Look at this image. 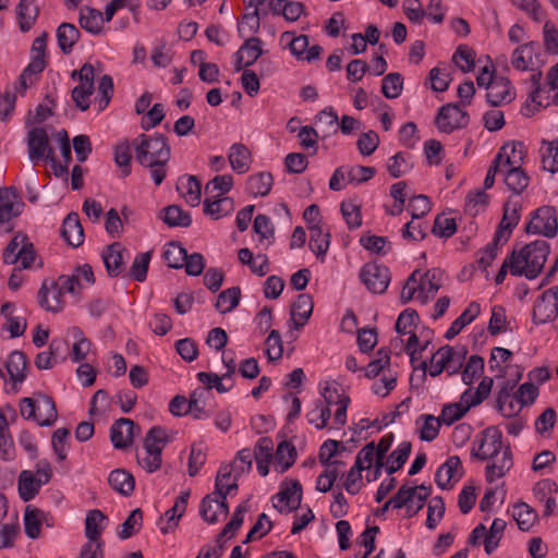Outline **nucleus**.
Instances as JSON below:
<instances>
[{
  "instance_id": "69168bd1",
  "label": "nucleus",
  "mask_w": 558,
  "mask_h": 558,
  "mask_svg": "<svg viewBox=\"0 0 558 558\" xmlns=\"http://www.w3.org/2000/svg\"><path fill=\"white\" fill-rule=\"evenodd\" d=\"M420 418L424 420L420 438L424 441L434 440L438 436L441 425L439 417H435L432 414H423Z\"/></svg>"
},
{
  "instance_id": "4c0bfd02",
  "label": "nucleus",
  "mask_w": 558,
  "mask_h": 558,
  "mask_svg": "<svg viewBox=\"0 0 558 558\" xmlns=\"http://www.w3.org/2000/svg\"><path fill=\"white\" fill-rule=\"evenodd\" d=\"M104 17L100 11L86 7L81 9L80 25L92 34H99L102 29Z\"/></svg>"
},
{
  "instance_id": "9d476101",
  "label": "nucleus",
  "mask_w": 558,
  "mask_h": 558,
  "mask_svg": "<svg viewBox=\"0 0 558 558\" xmlns=\"http://www.w3.org/2000/svg\"><path fill=\"white\" fill-rule=\"evenodd\" d=\"M135 424L120 417L110 427V440L116 449H125L133 444Z\"/></svg>"
},
{
  "instance_id": "c03bdc74",
  "label": "nucleus",
  "mask_w": 558,
  "mask_h": 558,
  "mask_svg": "<svg viewBox=\"0 0 558 558\" xmlns=\"http://www.w3.org/2000/svg\"><path fill=\"white\" fill-rule=\"evenodd\" d=\"M535 53V44L527 43L519 46L512 53V65L520 71H525L532 63Z\"/></svg>"
},
{
  "instance_id": "c85d7f7f",
  "label": "nucleus",
  "mask_w": 558,
  "mask_h": 558,
  "mask_svg": "<svg viewBox=\"0 0 558 558\" xmlns=\"http://www.w3.org/2000/svg\"><path fill=\"white\" fill-rule=\"evenodd\" d=\"M480 312V304L471 302L462 314L451 323V326L445 333V338L448 340L453 339L466 325L471 324L478 316Z\"/></svg>"
},
{
  "instance_id": "4be33fe9",
  "label": "nucleus",
  "mask_w": 558,
  "mask_h": 558,
  "mask_svg": "<svg viewBox=\"0 0 558 558\" xmlns=\"http://www.w3.org/2000/svg\"><path fill=\"white\" fill-rule=\"evenodd\" d=\"M274 441L269 437L258 439L253 451V458L257 463V470L262 476H266L269 472V463L272 459Z\"/></svg>"
},
{
  "instance_id": "dca6fc26",
  "label": "nucleus",
  "mask_w": 558,
  "mask_h": 558,
  "mask_svg": "<svg viewBox=\"0 0 558 558\" xmlns=\"http://www.w3.org/2000/svg\"><path fill=\"white\" fill-rule=\"evenodd\" d=\"M61 236L73 246L78 247L84 242V230L80 221L78 214L70 213L63 220Z\"/></svg>"
},
{
  "instance_id": "9b49d317",
  "label": "nucleus",
  "mask_w": 558,
  "mask_h": 558,
  "mask_svg": "<svg viewBox=\"0 0 558 558\" xmlns=\"http://www.w3.org/2000/svg\"><path fill=\"white\" fill-rule=\"evenodd\" d=\"M513 98L514 92L508 78L497 77L493 82H487L486 99L490 106L498 107L504 102H511Z\"/></svg>"
},
{
  "instance_id": "de8ad7c7",
  "label": "nucleus",
  "mask_w": 558,
  "mask_h": 558,
  "mask_svg": "<svg viewBox=\"0 0 558 558\" xmlns=\"http://www.w3.org/2000/svg\"><path fill=\"white\" fill-rule=\"evenodd\" d=\"M187 252L181 245L180 242H171L168 247L163 252V258L168 265V267L173 269H181L184 266V260L186 259Z\"/></svg>"
},
{
  "instance_id": "2f4dec72",
  "label": "nucleus",
  "mask_w": 558,
  "mask_h": 558,
  "mask_svg": "<svg viewBox=\"0 0 558 558\" xmlns=\"http://www.w3.org/2000/svg\"><path fill=\"white\" fill-rule=\"evenodd\" d=\"M80 31L71 23H62L57 28V40L60 50L64 54H70L74 45L80 39Z\"/></svg>"
},
{
  "instance_id": "72a5a7b5",
  "label": "nucleus",
  "mask_w": 558,
  "mask_h": 558,
  "mask_svg": "<svg viewBox=\"0 0 558 558\" xmlns=\"http://www.w3.org/2000/svg\"><path fill=\"white\" fill-rule=\"evenodd\" d=\"M310 243L308 246L313 253L319 258L324 257L329 248L330 233H324L319 225L308 226Z\"/></svg>"
},
{
  "instance_id": "5fc2aeb1",
  "label": "nucleus",
  "mask_w": 558,
  "mask_h": 558,
  "mask_svg": "<svg viewBox=\"0 0 558 558\" xmlns=\"http://www.w3.org/2000/svg\"><path fill=\"white\" fill-rule=\"evenodd\" d=\"M150 258V252L137 254L132 263L129 276L138 282H143L147 277Z\"/></svg>"
},
{
  "instance_id": "6e6d98bb",
  "label": "nucleus",
  "mask_w": 558,
  "mask_h": 558,
  "mask_svg": "<svg viewBox=\"0 0 558 558\" xmlns=\"http://www.w3.org/2000/svg\"><path fill=\"white\" fill-rule=\"evenodd\" d=\"M260 38L252 36L247 38L240 47L241 52L245 54L246 66L253 65L264 53Z\"/></svg>"
},
{
  "instance_id": "37998d69",
  "label": "nucleus",
  "mask_w": 558,
  "mask_h": 558,
  "mask_svg": "<svg viewBox=\"0 0 558 558\" xmlns=\"http://www.w3.org/2000/svg\"><path fill=\"white\" fill-rule=\"evenodd\" d=\"M44 512L37 508H32L27 506L24 513V530L25 534L33 539H36L40 536V526L41 519Z\"/></svg>"
},
{
  "instance_id": "423d86ee",
  "label": "nucleus",
  "mask_w": 558,
  "mask_h": 558,
  "mask_svg": "<svg viewBox=\"0 0 558 558\" xmlns=\"http://www.w3.org/2000/svg\"><path fill=\"white\" fill-rule=\"evenodd\" d=\"M435 123L439 131L451 133L468 125L469 114L459 104H447L440 107Z\"/></svg>"
},
{
  "instance_id": "c9c22d12",
  "label": "nucleus",
  "mask_w": 558,
  "mask_h": 558,
  "mask_svg": "<svg viewBox=\"0 0 558 558\" xmlns=\"http://www.w3.org/2000/svg\"><path fill=\"white\" fill-rule=\"evenodd\" d=\"M162 221L169 227H190L192 217L187 211H184L179 205H169L162 209Z\"/></svg>"
},
{
  "instance_id": "864d4df0",
  "label": "nucleus",
  "mask_w": 558,
  "mask_h": 558,
  "mask_svg": "<svg viewBox=\"0 0 558 558\" xmlns=\"http://www.w3.org/2000/svg\"><path fill=\"white\" fill-rule=\"evenodd\" d=\"M411 155L408 153L399 151L389 159L387 169L389 174L397 179L412 169V163L409 161Z\"/></svg>"
},
{
  "instance_id": "49530a36",
  "label": "nucleus",
  "mask_w": 558,
  "mask_h": 558,
  "mask_svg": "<svg viewBox=\"0 0 558 558\" xmlns=\"http://www.w3.org/2000/svg\"><path fill=\"white\" fill-rule=\"evenodd\" d=\"M232 475V468L229 465H221L218 470L216 482H215V492L214 495L226 497L231 492H235L239 488L238 481H235V477H233V482L230 484L222 483V480H229Z\"/></svg>"
},
{
  "instance_id": "cd10ccee",
  "label": "nucleus",
  "mask_w": 558,
  "mask_h": 558,
  "mask_svg": "<svg viewBox=\"0 0 558 558\" xmlns=\"http://www.w3.org/2000/svg\"><path fill=\"white\" fill-rule=\"evenodd\" d=\"M39 426H51L58 418V411L53 399L45 393H37Z\"/></svg>"
},
{
  "instance_id": "13d9d810",
  "label": "nucleus",
  "mask_w": 558,
  "mask_h": 558,
  "mask_svg": "<svg viewBox=\"0 0 558 558\" xmlns=\"http://www.w3.org/2000/svg\"><path fill=\"white\" fill-rule=\"evenodd\" d=\"M185 191L182 192L186 203L193 207L198 206L201 203L202 185L195 175H187L186 183L181 182Z\"/></svg>"
},
{
  "instance_id": "bb28decb",
  "label": "nucleus",
  "mask_w": 558,
  "mask_h": 558,
  "mask_svg": "<svg viewBox=\"0 0 558 558\" xmlns=\"http://www.w3.org/2000/svg\"><path fill=\"white\" fill-rule=\"evenodd\" d=\"M35 2L36 0H20L16 7L19 27L23 33L32 28L39 14V8Z\"/></svg>"
},
{
  "instance_id": "79ce46f5",
  "label": "nucleus",
  "mask_w": 558,
  "mask_h": 558,
  "mask_svg": "<svg viewBox=\"0 0 558 558\" xmlns=\"http://www.w3.org/2000/svg\"><path fill=\"white\" fill-rule=\"evenodd\" d=\"M52 300L48 299L49 289L44 282L38 291V303L41 307L50 312H59L62 308L61 304V290L58 289L57 283H52Z\"/></svg>"
},
{
  "instance_id": "052dcab7",
  "label": "nucleus",
  "mask_w": 558,
  "mask_h": 558,
  "mask_svg": "<svg viewBox=\"0 0 558 558\" xmlns=\"http://www.w3.org/2000/svg\"><path fill=\"white\" fill-rule=\"evenodd\" d=\"M547 145L546 153L542 155L543 168L551 173L558 171V137L553 141H543Z\"/></svg>"
},
{
  "instance_id": "2eb2a0df",
  "label": "nucleus",
  "mask_w": 558,
  "mask_h": 558,
  "mask_svg": "<svg viewBox=\"0 0 558 558\" xmlns=\"http://www.w3.org/2000/svg\"><path fill=\"white\" fill-rule=\"evenodd\" d=\"M460 471L457 481L462 476V464L458 456L449 457L445 463H442L435 473V482L441 489H451V480L454 478V474Z\"/></svg>"
},
{
  "instance_id": "7ed1b4c3",
  "label": "nucleus",
  "mask_w": 558,
  "mask_h": 558,
  "mask_svg": "<svg viewBox=\"0 0 558 558\" xmlns=\"http://www.w3.org/2000/svg\"><path fill=\"white\" fill-rule=\"evenodd\" d=\"M36 252L28 236L17 232L9 242L3 252V262L8 265L21 263V268L27 269L35 262Z\"/></svg>"
},
{
  "instance_id": "338daca9",
  "label": "nucleus",
  "mask_w": 558,
  "mask_h": 558,
  "mask_svg": "<svg viewBox=\"0 0 558 558\" xmlns=\"http://www.w3.org/2000/svg\"><path fill=\"white\" fill-rule=\"evenodd\" d=\"M415 495L416 487H408L407 485H402L396 495H393L388 500V505H391V507L395 509H401L402 507L407 506L408 510H410V502L414 499Z\"/></svg>"
},
{
  "instance_id": "393cba45",
  "label": "nucleus",
  "mask_w": 558,
  "mask_h": 558,
  "mask_svg": "<svg viewBox=\"0 0 558 558\" xmlns=\"http://www.w3.org/2000/svg\"><path fill=\"white\" fill-rule=\"evenodd\" d=\"M110 487L123 496H130L134 492V476L124 469L111 471L108 477Z\"/></svg>"
},
{
  "instance_id": "f8f14e48",
  "label": "nucleus",
  "mask_w": 558,
  "mask_h": 558,
  "mask_svg": "<svg viewBox=\"0 0 558 558\" xmlns=\"http://www.w3.org/2000/svg\"><path fill=\"white\" fill-rule=\"evenodd\" d=\"M124 254H129V252L120 242L108 245L102 252L101 256L105 267L110 277L122 275L124 270Z\"/></svg>"
},
{
  "instance_id": "774afa93",
  "label": "nucleus",
  "mask_w": 558,
  "mask_h": 558,
  "mask_svg": "<svg viewBox=\"0 0 558 558\" xmlns=\"http://www.w3.org/2000/svg\"><path fill=\"white\" fill-rule=\"evenodd\" d=\"M484 369V359L480 355H472L463 372H462V380L465 385H471L474 379L482 374Z\"/></svg>"
},
{
  "instance_id": "603ef678",
  "label": "nucleus",
  "mask_w": 558,
  "mask_h": 558,
  "mask_svg": "<svg viewBox=\"0 0 558 558\" xmlns=\"http://www.w3.org/2000/svg\"><path fill=\"white\" fill-rule=\"evenodd\" d=\"M143 512L140 508L134 509L125 521L120 525L118 536L121 539H128L142 527Z\"/></svg>"
},
{
  "instance_id": "0eeeda50",
  "label": "nucleus",
  "mask_w": 558,
  "mask_h": 558,
  "mask_svg": "<svg viewBox=\"0 0 558 558\" xmlns=\"http://www.w3.org/2000/svg\"><path fill=\"white\" fill-rule=\"evenodd\" d=\"M27 148L28 157L35 163L43 159L52 160L54 151L49 144V137L44 128H34L28 132Z\"/></svg>"
},
{
  "instance_id": "8fccbe9b",
  "label": "nucleus",
  "mask_w": 558,
  "mask_h": 558,
  "mask_svg": "<svg viewBox=\"0 0 558 558\" xmlns=\"http://www.w3.org/2000/svg\"><path fill=\"white\" fill-rule=\"evenodd\" d=\"M403 89V77L400 73L387 74L381 81V93L388 99L398 98Z\"/></svg>"
},
{
  "instance_id": "39448f33",
  "label": "nucleus",
  "mask_w": 558,
  "mask_h": 558,
  "mask_svg": "<svg viewBox=\"0 0 558 558\" xmlns=\"http://www.w3.org/2000/svg\"><path fill=\"white\" fill-rule=\"evenodd\" d=\"M360 278L365 287L373 293H384L391 280L388 267L377 263L365 264L361 271Z\"/></svg>"
},
{
  "instance_id": "7c9ffc66",
  "label": "nucleus",
  "mask_w": 558,
  "mask_h": 558,
  "mask_svg": "<svg viewBox=\"0 0 558 558\" xmlns=\"http://www.w3.org/2000/svg\"><path fill=\"white\" fill-rule=\"evenodd\" d=\"M442 278L444 271L439 268L429 269L422 276L418 284V290L421 291L418 299H421L423 303L427 302L428 295L423 296L422 293L427 291V293L434 296L442 286Z\"/></svg>"
},
{
  "instance_id": "1a4fd4ad",
  "label": "nucleus",
  "mask_w": 558,
  "mask_h": 558,
  "mask_svg": "<svg viewBox=\"0 0 558 558\" xmlns=\"http://www.w3.org/2000/svg\"><path fill=\"white\" fill-rule=\"evenodd\" d=\"M277 499L278 504L274 502V507L280 513H288L293 510H296L302 501V485L298 480H291L287 483L286 487H282L279 493H277L272 500Z\"/></svg>"
},
{
  "instance_id": "f3484780",
  "label": "nucleus",
  "mask_w": 558,
  "mask_h": 558,
  "mask_svg": "<svg viewBox=\"0 0 558 558\" xmlns=\"http://www.w3.org/2000/svg\"><path fill=\"white\" fill-rule=\"evenodd\" d=\"M189 497L190 490L181 492V494L175 499L174 505L165 512V517L160 518V523L163 521V519L167 520L166 525L160 526V532L162 534L172 532L178 526L179 519L186 510Z\"/></svg>"
},
{
  "instance_id": "6e6552de",
  "label": "nucleus",
  "mask_w": 558,
  "mask_h": 558,
  "mask_svg": "<svg viewBox=\"0 0 558 558\" xmlns=\"http://www.w3.org/2000/svg\"><path fill=\"white\" fill-rule=\"evenodd\" d=\"M502 449V433L496 426H489L481 433L478 450H472V456L480 460L496 458Z\"/></svg>"
},
{
  "instance_id": "58836bf2",
  "label": "nucleus",
  "mask_w": 558,
  "mask_h": 558,
  "mask_svg": "<svg viewBox=\"0 0 558 558\" xmlns=\"http://www.w3.org/2000/svg\"><path fill=\"white\" fill-rule=\"evenodd\" d=\"M240 299L241 289L239 287L228 288L219 293L215 307L221 314L230 313L239 305Z\"/></svg>"
},
{
  "instance_id": "e2e57ef3",
  "label": "nucleus",
  "mask_w": 558,
  "mask_h": 558,
  "mask_svg": "<svg viewBox=\"0 0 558 558\" xmlns=\"http://www.w3.org/2000/svg\"><path fill=\"white\" fill-rule=\"evenodd\" d=\"M445 502L442 497L436 496L432 499L427 508L426 526L434 530L445 513Z\"/></svg>"
},
{
  "instance_id": "c756f323",
  "label": "nucleus",
  "mask_w": 558,
  "mask_h": 558,
  "mask_svg": "<svg viewBox=\"0 0 558 558\" xmlns=\"http://www.w3.org/2000/svg\"><path fill=\"white\" fill-rule=\"evenodd\" d=\"M27 367V359L26 355L19 350L11 352L7 362L5 368L8 374L10 375L11 380L15 384H21L25 380L26 374L25 369Z\"/></svg>"
},
{
  "instance_id": "f03ea898",
  "label": "nucleus",
  "mask_w": 558,
  "mask_h": 558,
  "mask_svg": "<svg viewBox=\"0 0 558 558\" xmlns=\"http://www.w3.org/2000/svg\"><path fill=\"white\" fill-rule=\"evenodd\" d=\"M132 146L140 165H157L160 161H169L171 157L168 140L161 133L153 135L142 133L132 141Z\"/></svg>"
},
{
  "instance_id": "a878e982",
  "label": "nucleus",
  "mask_w": 558,
  "mask_h": 558,
  "mask_svg": "<svg viewBox=\"0 0 558 558\" xmlns=\"http://www.w3.org/2000/svg\"><path fill=\"white\" fill-rule=\"evenodd\" d=\"M108 518L102 511L98 509L89 510L85 519V536L87 542L104 543L100 539V535L104 530V522H107Z\"/></svg>"
},
{
  "instance_id": "a19ab883",
  "label": "nucleus",
  "mask_w": 558,
  "mask_h": 558,
  "mask_svg": "<svg viewBox=\"0 0 558 558\" xmlns=\"http://www.w3.org/2000/svg\"><path fill=\"white\" fill-rule=\"evenodd\" d=\"M170 441L167 430L161 426H153L144 438L145 450H159L162 453L163 447Z\"/></svg>"
},
{
  "instance_id": "f704fd0d",
  "label": "nucleus",
  "mask_w": 558,
  "mask_h": 558,
  "mask_svg": "<svg viewBox=\"0 0 558 558\" xmlns=\"http://www.w3.org/2000/svg\"><path fill=\"white\" fill-rule=\"evenodd\" d=\"M513 519L521 531H530L537 522V512L525 502H518L513 506Z\"/></svg>"
},
{
  "instance_id": "a18cd8bd",
  "label": "nucleus",
  "mask_w": 558,
  "mask_h": 558,
  "mask_svg": "<svg viewBox=\"0 0 558 558\" xmlns=\"http://www.w3.org/2000/svg\"><path fill=\"white\" fill-rule=\"evenodd\" d=\"M131 147L132 143L124 140L114 147V162L121 169L122 177H128L131 173Z\"/></svg>"
},
{
  "instance_id": "0e129e2a",
  "label": "nucleus",
  "mask_w": 558,
  "mask_h": 558,
  "mask_svg": "<svg viewBox=\"0 0 558 558\" xmlns=\"http://www.w3.org/2000/svg\"><path fill=\"white\" fill-rule=\"evenodd\" d=\"M197 379L205 386L204 390H210L215 388L219 393L228 392L232 388V384L226 386L222 380L225 379L221 376L215 373L199 372L197 374Z\"/></svg>"
},
{
  "instance_id": "4468645a",
  "label": "nucleus",
  "mask_w": 558,
  "mask_h": 558,
  "mask_svg": "<svg viewBox=\"0 0 558 558\" xmlns=\"http://www.w3.org/2000/svg\"><path fill=\"white\" fill-rule=\"evenodd\" d=\"M558 316V301L549 299V294H541L534 303L532 320L536 325L553 322Z\"/></svg>"
},
{
  "instance_id": "6ab92c4d",
  "label": "nucleus",
  "mask_w": 558,
  "mask_h": 558,
  "mask_svg": "<svg viewBox=\"0 0 558 558\" xmlns=\"http://www.w3.org/2000/svg\"><path fill=\"white\" fill-rule=\"evenodd\" d=\"M495 461L488 464L485 470L486 481L488 483L495 482L497 478L505 476L513 465L512 452L510 446L502 449L501 458H494Z\"/></svg>"
},
{
  "instance_id": "4d7b16f0",
  "label": "nucleus",
  "mask_w": 558,
  "mask_h": 558,
  "mask_svg": "<svg viewBox=\"0 0 558 558\" xmlns=\"http://www.w3.org/2000/svg\"><path fill=\"white\" fill-rule=\"evenodd\" d=\"M471 408L469 404L463 405L461 403L445 404L438 417L441 424L451 425L463 417Z\"/></svg>"
},
{
  "instance_id": "09e8293b",
  "label": "nucleus",
  "mask_w": 558,
  "mask_h": 558,
  "mask_svg": "<svg viewBox=\"0 0 558 558\" xmlns=\"http://www.w3.org/2000/svg\"><path fill=\"white\" fill-rule=\"evenodd\" d=\"M411 450H412V445L410 441H402L397 449H395L389 458H388V462H390V464L387 466V473L390 475V474H393L395 472H397L398 470H400L403 464L407 462L410 453H411Z\"/></svg>"
},
{
  "instance_id": "5701e85b",
  "label": "nucleus",
  "mask_w": 558,
  "mask_h": 558,
  "mask_svg": "<svg viewBox=\"0 0 558 558\" xmlns=\"http://www.w3.org/2000/svg\"><path fill=\"white\" fill-rule=\"evenodd\" d=\"M504 181L510 191L520 195L529 186L530 177L521 166H506Z\"/></svg>"
},
{
  "instance_id": "473e14b6",
  "label": "nucleus",
  "mask_w": 558,
  "mask_h": 558,
  "mask_svg": "<svg viewBox=\"0 0 558 558\" xmlns=\"http://www.w3.org/2000/svg\"><path fill=\"white\" fill-rule=\"evenodd\" d=\"M274 183L270 172H259L248 177L246 182V191L253 196H266L269 194Z\"/></svg>"
},
{
  "instance_id": "a211bd4d",
  "label": "nucleus",
  "mask_w": 558,
  "mask_h": 558,
  "mask_svg": "<svg viewBox=\"0 0 558 558\" xmlns=\"http://www.w3.org/2000/svg\"><path fill=\"white\" fill-rule=\"evenodd\" d=\"M314 307L313 299L310 294H299L291 306V319L295 328H302L312 315Z\"/></svg>"
},
{
  "instance_id": "aec40b11",
  "label": "nucleus",
  "mask_w": 558,
  "mask_h": 558,
  "mask_svg": "<svg viewBox=\"0 0 558 558\" xmlns=\"http://www.w3.org/2000/svg\"><path fill=\"white\" fill-rule=\"evenodd\" d=\"M234 210V201L228 196H211L206 197L204 201V213L213 219L219 218L231 214Z\"/></svg>"
},
{
  "instance_id": "e433bc0d",
  "label": "nucleus",
  "mask_w": 558,
  "mask_h": 558,
  "mask_svg": "<svg viewBox=\"0 0 558 558\" xmlns=\"http://www.w3.org/2000/svg\"><path fill=\"white\" fill-rule=\"evenodd\" d=\"M298 457L296 449L291 441H281L276 451V465L279 468L280 473L288 471Z\"/></svg>"
},
{
  "instance_id": "680f3d73",
  "label": "nucleus",
  "mask_w": 558,
  "mask_h": 558,
  "mask_svg": "<svg viewBox=\"0 0 558 558\" xmlns=\"http://www.w3.org/2000/svg\"><path fill=\"white\" fill-rule=\"evenodd\" d=\"M504 215L498 225L504 226L507 229L513 230L520 221V209L521 205L515 202L512 203L508 199L504 204Z\"/></svg>"
},
{
  "instance_id": "412c9836",
  "label": "nucleus",
  "mask_w": 558,
  "mask_h": 558,
  "mask_svg": "<svg viewBox=\"0 0 558 558\" xmlns=\"http://www.w3.org/2000/svg\"><path fill=\"white\" fill-rule=\"evenodd\" d=\"M228 160L232 170L242 174L248 171L252 162V155L244 144L235 143L230 147Z\"/></svg>"
},
{
  "instance_id": "3c124183",
  "label": "nucleus",
  "mask_w": 558,
  "mask_h": 558,
  "mask_svg": "<svg viewBox=\"0 0 558 558\" xmlns=\"http://www.w3.org/2000/svg\"><path fill=\"white\" fill-rule=\"evenodd\" d=\"M253 451L250 448L240 450L232 463L228 464L232 468L233 477L238 481L244 473L252 469Z\"/></svg>"
},
{
  "instance_id": "ea45409f",
  "label": "nucleus",
  "mask_w": 558,
  "mask_h": 558,
  "mask_svg": "<svg viewBox=\"0 0 558 558\" xmlns=\"http://www.w3.org/2000/svg\"><path fill=\"white\" fill-rule=\"evenodd\" d=\"M506 525L507 523L504 519L496 518L494 519L488 532L486 531L484 549L487 555H490L498 547Z\"/></svg>"
},
{
  "instance_id": "f257e3e1",
  "label": "nucleus",
  "mask_w": 558,
  "mask_h": 558,
  "mask_svg": "<svg viewBox=\"0 0 558 558\" xmlns=\"http://www.w3.org/2000/svg\"><path fill=\"white\" fill-rule=\"evenodd\" d=\"M549 252V244L545 240H536L524 245L519 253L515 252L517 264L511 267V275L524 276L529 280L535 279L543 271Z\"/></svg>"
},
{
  "instance_id": "ddd939ff",
  "label": "nucleus",
  "mask_w": 558,
  "mask_h": 558,
  "mask_svg": "<svg viewBox=\"0 0 558 558\" xmlns=\"http://www.w3.org/2000/svg\"><path fill=\"white\" fill-rule=\"evenodd\" d=\"M23 205L14 187L0 189V226L17 217Z\"/></svg>"
},
{
  "instance_id": "bf43d9fd",
  "label": "nucleus",
  "mask_w": 558,
  "mask_h": 558,
  "mask_svg": "<svg viewBox=\"0 0 558 558\" xmlns=\"http://www.w3.org/2000/svg\"><path fill=\"white\" fill-rule=\"evenodd\" d=\"M474 57L475 52L473 49L464 45H460L457 48L452 59L463 73H468L471 72L475 66Z\"/></svg>"
},
{
  "instance_id": "b1692460",
  "label": "nucleus",
  "mask_w": 558,
  "mask_h": 558,
  "mask_svg": "<svg viewBox=\"0 0 558 558\" xmlns=\"http://www.w3.org/2000/svg\"><path fill=\"white\" fill-rule=\"evenodd\" d=\"M41 477H36L32 471L25 470L20 473L17 489L23 501H29L39 493Z\"/></svg>"
},
{
  "instance_id": "20e7f679",
  "label": "nucleus",
  "mask_w": 558,
  "mask_h": 558,
  "mask_svg": "<svg viewBox=\"0 0 558 558\" xmlns=\"http://www.w3.org/2000/svg\"><path fill=\"white\" fill-rule=\"evenodd\" d=\"M558 231V215L553 206H542L531 214V220L525 227L526 233L542 234L547 238L556 236Z\"/></svg>"
}]
</instances>
